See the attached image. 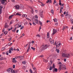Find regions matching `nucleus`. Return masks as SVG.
<instances>
[{"instance_id": "f257e3e1", "label": "nucleus", "mask_w": 73, "mask_h": 73, "mask_svg": "<svg viewBox=\"0 0 73 73\" xmlns=\"http://www.w3.org/2000/svg\"><path fill=\"white\" fill-rule=\"evenodd\" d=\"M58 64L59 65V68L58 69L59 71H60L62 69H66V67L65 66L63 65L62 62H59Z\"/></svg>"}, {"instance_id": "f03ea898", "label": "nucleus", "mask_w": 73, "mask_h": 73, "mask_svg": "<svg viewBox=\"0 0 73 73\" xmlns=\"http://www.w3.org/2000/svg\"><path fill=\"white\" fill-rule=\"evenodd\" d=\"M48 45L47 44H46L45 46H42V47L41 48V52H42V50H45L46 49H47V48H48Z\"/></svg>"}, {"instance_id": "7ed1b4c3", "label": "nucleus", "mask_w": 73, "mask_h": 73, "mask_svg": "<svg viewBox=\"0 0 73 73\" xmlns=\"http://www.w3.org/2000/svg\"><path fill=\"white\" fill-rule=\"evenodd\" d=\"M61 43L58 42L56 45V47H58V49H60L61 48Z\"/></svg>"}, {"instance_id": "20e7f679", "label": "nucleus", "mask_w": 73, "mask_h": 73, "mask_svg": "<svg viewBox=\"0 0 73 73\" xmlns=\"http://www.w3.org/2000/svg\"><path fill=\"white\" fill-rule=\"evenodd\" d=\"M57 32V29H53V33L52 34V36H53Z\"/></svg>"}, {"instance_id": "39448f33", "label": "nucleus", "mask_w": 73, "mask_h": 73, "mask_svg": "<svg viewBox=\"0 0 73 73\" xmlns=\"http://www.w3.org/2000/svg\"><path fill=\"white\" fill-rule=\"evenodd\" d=\"M52 40V39H51V38H50L49 40L50 42V43H51V44H54V40Z\"/></svg>"}, {"instance_id": "423d86ee", "label": "nucleus", "mask_w": 73, "mask_h": 73, "mask_svg": "<svg viewBox=\"0 0 73 73\" xmlns=\"http://www.w3.org/2000/svg\"><path fill=\"white\" fill-rule=\"evenodd\" d=\"M14 7H15V9H20V6L19 5H16Z\"/></svg>"}, {"instance_id": "0eeeda50", "label": "nucleus", "mask_w": 73, "mask_h": 73, "mask_svg": "<svg viewBox=\"0 0 73 73\" xmlns=\"http://www.w3.org/2000/svg\"><path fill=\"white\" fill-rule=\"evenodd\" d=\"M9 27V26L7 25V23H6L5 25V28H8Z\"/></svg>"}, {"instance_id": "6e6552de", "label": "nucleus", "mask_w": 73, "mask_h": 73, "mask_svg": "<svg viewBox=\"0 0 73 73\" xmlns=\"http://www.w3.org/2000/svg\"><path fill=\"white\" fill-rule=\"evenodd\" d=\"M31 9V12L32 13H33L34 12V9H33L32 7H31L30 8Z\"/></svg>"}, {"instance_id": "1a4fd4ad", "label": "nucleus", "mask_w": 73, "mask_h": 73, "mask_svg": "<svg viewBox=\"0 0 73 73\" xmlns=\"http://www.w3.org/2000/svg\"><path fill=\"white\" fill-rule=\"evenodd\" d=\"M70 57V55L69 54H66V58H69Z\"/></svg>"}, {"instance_id": "9d476101", "label": "nucleus", "mask_w": 73, "mask_h": 73, "mask_svg": "<svg viewBox=\"0 0 73 73\" xmlns=\"http://www.w3.org/2000/svg\"><path fill=\"white\" fill-rule=\"evenodd\" d=\"M35 21L36 24H38V20L37 19H35Z\"/></svg>"}, {"instance_id": "9b49d317", "label": "nucleus", "mask_w": 73, "mask_h": 73, "mask_svg": "<svg viewBox=\"0 0 73 73\" xmlns=\"http://www.w3.org/2000/svg\"><path fill=\"white\" fill-rule=\"evenodd\" d=\"M3 8V7H2V6H0V14H1V13H2V12L1 11V9Z\"/></svg>"}, {"instance_id": "f8f14e48", "label": "nucleus", "mask_w": 73, "mask_h": 73, "mask_svg": "<svg viewBox=\"0 0 73 73\" xmlns=\"http://www.w3.org/2000/svg\"><path fill=\"white\" fill-rule=\"evenodd\" d=\"M15 14H14V15H12L10 16H9V19H12V17H13V16L14 15H15Z\"/></svg>"}, {"instance_id": "ddd939ff", "label": "nucleus", "mask_w": 73, "mask_h": 73, "mask_svg": "<svg viewBox=\"0 0 73 73\" xmlns=\"http://www.w3.org/2000/svg\"><path fill=\"white\" fill-rule=\"evenodd\" d=\"M11 69L9 68L7 70V72L9 73H11Z\"/></svg>"}, {"instance_id": "4468645a", "label": "nucleus", "mask_w": 73, "mask_h": 73, "mask_svg": "<svg viewBox=\"0 0 73 73\" xmlns=\"http://www.w3.org/2000/svg\"><path fill=\"white\" fill-rule=\"evenodd\" d=\"M66 54H65L64 53H63L62 54V56L63 57H66Z\"/></svg>"}, {"instance_id": "2eb2a0df", "label": "nucleus", "mask_w": 73, "mask_h": 73, "mask_svg": "<svg viewBox=\"0 0 73 73\" xmlns=\"http://www.w3.org/2000/svg\"><path fill=\"white\" fill-rule=\"evenodd\" d=\"M57 72V69L55 68L54 69V70H53V72Z\"/></svg>"}, {"instance_id": "dca6fc26", "label": "nucleus", "mask_w": 73, "mask_h": 73, "mask_svg": "<svg viewBox=\"0 0 73 73\" xmlns=\"http://www.w3.org/2000/svg\"><path fill=\"white\" fill-rule=\"evenodd\" d=\"M47 38H49V33H47Z\"/></svg>"}, {"instance_id": "f3484780", "label": "nucleus", "mask_w": 73, "mask_h": 73, "mask_svg": "<svg viewBox=\"0 0 73 73\" xmlns=\"http://www.w3.org/2000/svg\"><path fill=\"white\" fill-rule=\"evenodd\" d=\"M22 17H27V15L25 14H23L22 15Z\"/></svg>"}, {"instance_id": "a211bd4d", "label": "nucleus", "mask_w": 73, "mask_h": 73, "mask_svg": "<svg viewBox=\"0 0 73 73\" xmlns=\"http://www.w3.org/2000/svg\"><path fill=\"white\" fill-rule=\"evenodd\" d=\"M66 16L68 18H70V15L68 14H66Z\"/></svg>"}, {"instance_id": "6ab92c4d", "label": "nucleus", "mask_w": 73, "mask_h": 73, "mask_svg": "<svg viewBox=\"0 0 73 73\" xmlns=\"http://www.w3.org/2000/svg\"><path fill=\"white\" fill-rule=\"evenodd\" d=\"M6 60V58H3V57H1L0 58V60Z\"/></svg>"}, {"instance_id": "aec40b11", "label": "nucleus", "mask_w": 73, "mask_h": 73, "mask_svg": "<svg viewBox=\"0 0 73 73\" xmlns=\"http://www.w3.org/2000/svg\"><path fill=\"white\" fill-rule=\"evenodd\" d=\"M11 72L12 73H15V71H14V70H13V69H12L11 70Z\"/></svg>"}, {"instance_id": "412c9836", "label": "nucleus", "mask_w": 73, "mask_h": 73, "mask_svg": "<svg viewBox=\"0 0 73 73\" xmlns=\"http://www.w3.org/2000/svg\"><path fill=\"white\" fill-rule=\"evenodd\" d=\"M56 52H57V53H58L59 52H60V50L59 49H56Z\"/></svg>"}, {"instance_id": "4be33fe9", "label": "nucleus", "mask_w": 73, "mask_h": 73, "mask_svg": "<svg viewBox=\"0 0 73 73\" xmlns=\"http://www.w3.org/2000/svg\"><path fill=\"white\" fill-rule=\"evenodd\" d=\"M12 62H14V63H16V62H17V61L15 60H13L12 61Z\"/></svg>"}, {"instance_id": "5701e85b", "label": "nucleus", "mask_w": 73, "mask_h": 73, "mask_svg": "<svg viewBox=\"0 0 73 73\" xmlns=\"http://www.w3.org/2000/svg\"><path fill=\"white\" fill-rule=\"evenodd\" d=\"M53 20H54V22H57V21H58L57 19H53Z\"/></svg>"}, {"instance_id": "b1692460", "label": "nucleus", "mask_w": 73, "mask_h": 73, "mask_svg": "<svg viewBox=\"0 0 73 73\" xmlns=\"http://www.w3.org/2000/svg\"><path fill=\"white\" fill-rule=\"evenodd\" d=\"M57 57H56V55H54L52 57V58H54V59L55 58H56Z\"/></svg>"}, {"instance_id": "393cba45", "label": "nucleus", "mask_w": 73, "mask_h": 73, "mask_svg": "<svg viewBox=\"0 0 73 73\" xmlns=\"http://www.w3.org/2000/svg\"><path fill=\"white\" fill-rule=\"evenodd\" d=\"M51 12L52 13V15H53V13H54V11H53V10H52L51 11Z\"/></svg>"}, {"instance_id": "a878e982", "label": "nucleus", "mask_w": 73, "mask_h": 73, "mask_svg": "<svg viewBox=\"0 0 73 73\" xmlns=\"http://www.w3.org/2000/svg\"><path fill=\"white\" fill-rule=\"evenodd\" d=\"M7 33H8V31H6L4 32V34L5 35H6Z\"/></svg>"}, {"instance_id": "bb28decb", "label": "nucleus", "mask_w": 73, "mask_h": 73, "mask_svg": "<svg viewBox=\"0 0 73 73\" xmlns=\"http://www.w3.org/2000/svg\"><path fill=\"white\" fill-rule=\"evenodd\" d=\"M40 15L41 17H43V14H42V13H41Z\"/></svg>"}, {"instance_id": "cd10ccee", "label": "nucleus", "mask_w": 73, "mask_h": 73, "mask_svg": "<svg viewBox=\"0 0 73 73\" xmlns=\"http://www.w3.org/2000/svg\"><path fill=\"white\" fill-rule=\"evenodd\" d=\"M15 15H18V16H21V14L20 13H17Z\"/></svg>"}, {"instance_id": "c85d7f7f", "label": "nucleus", "mask_w": 73, "mask_h": 73, "mask_svg": "<svg viewBox=\"0 0 73 73\" xmlns=\"http://www.w3.org/2000/svg\"><path fill=\"white\" fill-rule=\"evenodd\" d=\"M31 49H33V50H35V48H34L33 47H31Z\"/></svg>"}, {"instance_id": "c756f323", "label": "nucleus", "mask_w": 73, "mask_h": 73, "mask_svg": "<svg viewBox=\"0 0 73 73\" xmlns=\"http://www.w3.org/2000/svg\"><path fill=\"white\" fill-rule=\"evenodd\" d=\"M22 64H23V65H25V64H26V62H25V61H23L22 62Z\"/></svg>"}, {"instance_id": "7c9ffc66", "label": "nucleus", "mask_w": 73, "mask_h": 73, "mask_svg": "<svg viewBox=\"0 0 73 73\" xmlns=\"http://www.w3.org/2000/svg\"><path fill=\"white\" fill-rule=\"evenodd\" d=\"M70 20L71 24H73V19H71Z\"/></svg>"}, {"instance_id": "2f4dec72", "label": "nucleus", "mask_w": 73, "mask_h": 73, "mask_svg": "<svg viewBox=\"0 0 73 73\" xmlns=\"http://www.w3.org/2000/svg\"><path fill=\"white\" fill-rule=\"evenodd\" d=\"M14 50H17L18 51H19V48H17V49H15V48H14Z\"/></svg>"}, {"instance_id": "473e14b6", "label": "nucleus", "mask_w": 73, "mask_h": 73, "mask_svg": "<svg viewBox=\"0 0 73 73\" xmlns=\"http://www.w3.org/2000/svg\"><path fill=\"white\" fill-rule=\"evenodd\" d=\"M49 70H52V66H51L50 67Z\"/></svg>"}, {"instance_id": "72a5a7b5", "label": "nucleus", "mask_w": 73, "mask_h": 73, "mask_svg": "<svg viewBox=\"0 0 73 73\" xmlns=\"http://www.w3.org/2000/svg\"><path fill=\"white\" fill-rule=\"evenodd\" d=\"M30 72L31 73H33V71H32V70L31 69H30Z\"/></svg>"}, {"instance_id": "f704fd0d", "label": "nucleus", "mask_w": 73, "mask_h": 73, "mask_svg": "<svg viewBox=\"0 0 73 73\" xmlns=\"http://www.w3.org/2000/svg\"><path fill=\"white\" fill-rule=\"evenodd\" d=\"M9 53H12V51L10 49L9 50Z\"/></svg>"}, {"instance_id": "c9c22d12", "label": "nucleus", "mask_w": 73, "mask_h": 73, "mask_svg": "<svg viewBox=\"0 0 73 73\" xmlns=\"http://www.w3.org/2000/svg\"><path fill=\"white\" fill-rule=\"evenodd\" d=\"M52 69H53V68H55V66H54V64H53L52 65Z\"/></svg>"}, {"instance_id": "e433bc0d", "label": "nucleus", "mask_w": 73, "mask_h": 73, "mask_svg": "<svg viewBox=\"0 0 73 73\" xmlns=\"http://www.w3.org/2000/svg\"><path fill=\"white\" fill-rule=\"evenodd\" d=\"M5 47H3L2 48V50H5Z\"/></svg>"}, {"instance_id": "4c0bfd02", "label": "nucleus", "mask_w": 73, "mask_h": 73, "mask_svg": "<svg viewBox=\"0 0 73 73\" xmlns=\"http://www.w3.org/2000/svg\"><path fill=\"white\" fill-rule=\"evenodd\" d=\"M44 62H48L47 60L46 59H44Z\"/></svg>"}, {"instance_id": "58836bf2", "label": "nucleus", "mask_w": 73, "mask_h": 73, "mask_svg": "<svg viewBox=\"0 0 73 73\" xmlns=\"http://www.w3.org/2000/svg\"><path fill=\"white\" fill-rule=\"evenodd\" d=\"M10 50H12V51H13V50H14V49H13V48H12V47H11V48H10Z\"/></svg>"}, {"instance_id": "ea45409f", "label": "nucleus", "mask_w": 73, "mask_h": 73, "mask_svg": "<svg viewBox=\"0 0 73 73\" xmlns=\"http://www.w3.org/2000/svg\"><path fill=\"white\" fill-rule=\"evenodd\" d=\"M57 3V1L55 0H54V2L53 3V4H54L55 3Z\"/></svg>"}, {"instance_id": "a19ab883", "label": "nucleus", "mask_w": 73, "mask_h": 73, "mask_svg": "<svg viewBox=\"0 0 73 73\" xmlns=\"http://www.w3.org/2000/svg\"><path fill=\"white\" fill-rule=\"evenodd\" d=\"M59 5H61V0H59Z\"/></svg>"}, {"instance_id": "79ce46f5", "label": "nucleus", "mask_w": 73, "mask_h": 73, "mask_svg": "<svg viewBox=\"0 0 73 73\" xmlns=\"http://www.w3.org/2000/svg\"><path fill=\"white\" fill-rule=\"evenodd\" d=\"M20 27H21V25H19L17 27V28H20Z\"/></svg>"}, {"instance_id": "37998d69", "label": "nucleus", "mask_w": 73, "mask_h": 73, "mask_svg": "<svg viewBox=\"0 0 73 73\" xmlns=\"http://www.w3.org/2000/svg\"><path fill=\"white\" fill-rule=\"evenodd\" d=\"M39 23L40 24V25H41V26H42V22H40V21H39Z\"/></svg>"}, {"instance_id": "c03bdc74", "label": "nucleus", "mask_w": 73, "mask_h": 73, "mask_svg": "<svg viewBox=\"0 0 73 73\" xmlns=\"http://www.w3.org/2000/svg\"><path fill=\"white\" fill-rule=\"evenodd\" d=\"M28 50H31V48H30V44L29 45V46L28 48Z\"/></svg>"}, {"instance_id": "a18cd8bd", "label": "nucleus", "mask_w": 73, "mask_h": 73, "mask_svg": "<svg viewBox=\"0 0 73 73\" xmlns=\"http://www.w3.org/2000/svg\"><path fill=\"white\" fill-rule=\"evenodd\" d=\"M26 19L27 20L29 21H30V20H31V19L28 18H26Z\"/></svg>"}, {"instance_id": "49530a36", "label": "nucleus", "mask_w": 73, "mask_h": 73, "mask_svg": "<svg viewBox=\"0 0 73 73\" xmlns=\"http://www.w3.org/2000/svg\"><path fill=\"white\" fill-rule=\"evenodd\" d=\"M35 17L36 19H38V16L37 15H35Z\"/></svg>"}, {"instance_id": "de8ad7c7", "label": "nucleus", "mask_w": 73, "mask_h": 73, "mask_svg": "<svg viewBox=\"0 0 73 73\" xmlns=\"http://www.w3.org/2000/svg\"><path fill=\"white\" fill-rule=\"evenodd\" d=\"M64 29H65V26H63L62 30H63L64 31Z\"/></svg>"}, {"instance_id": "09e8293b", "label": "nucleus", "mask_w": 73, "mask_h": 73, "mask_svg": "<svg viewBox=\"0 0 73 73\" xmlns=\"http://www.w3.org/2000/svg\"><path fill=\"white\" fill-rule=\"evenodd\" d=\"M24 28V26H22L21 28V29H23Z\"/></svg>"}, {"instance_id": "8fccbe9b", "label": "nucleus", "mask_w": 73, "mask_h": 73, "mask_svg": "<svg viewBox=\"0 0 73 73\" xmlns=\"http://www.w3.org/2000/svg\"><path fill=\"white\" fill-rule=\"evenodd\" d=\"M47 3H50V1L49 0H48L46 2Z\"/></svg>"}, {"instance_id": "3c124183", "label": "nucleus", "mask_w": 73, "mask_h": 73, "mask_svg": "<svg viewBox=\"0 0 73 73\" xmlns=\"http://www.w3.org/2000/svg\"><path fill=\"white\" fill-rule=\"evenodd\" d=\"M36 36H37V37H40V35L38 34V35Z\"/></svg>"}, {"instance_id": "603ef678", "label": "nucleus", "mask_w": 73, "mask_h": 73, "mask_svg": "<svg viewBox=\"0 0 73 73\" xmlns=\"http://www.w3.org/2000/svg\"><path fill=\"white\" fill-rule=\"evenodd\" d=\"M65 29H66V28H68V26H64Z\"/></svg>"}, {"instance_id": "864d4df0", "label": "nucleus", "mask_w": 73, "mask_h": 73, "mask_svg": "<svg viewBox=\"0 0 73 73\" xmlns=\"http://www.w3.org/2000/svg\"><path fill=\"white\" fill-rule=\"evenodd\" d=\"M15 58H19V57H20V56H16L15 57Z\"/></svg>"}, {"instance_id": "5fc2aeb1", "label": "nucleus", "mask_w": 73, "mask_h": 73, "mask_svg": "<svg viewBox=\"0 0 73 73\" xmlns=\"http://www.w3.org/2000/svg\"><path fill=\"white\" fill-rule=\"evenodd\" d=\"M11 39H12V38H9L8 39L9 41H11Z\"/></svg>"}, {"instance_id": "6e6d98bb", "label": "nucleus", "mask_w": 73, "mask_h": 73, "mask_svg": "<svg viewBox=\"0 0 73 73\" xmlns=\"http://www.w3.org/2000/svg\"><path fill=\"white\" fill-rule=\"evenodd\" d=\"M33 25H36V23H35L33 22Z\"/></svg>"}, {"instance_id": "4d7b16f0", "label": "nucleus", "mask_w": 73, "mask_h": 73, "mask_svg": "<svg viewBox=\"0 0 73 73\" xmlns=\"http://www.w3.org/2000/svg\"><path fill=\"white\" fill-rule=\"evenodd\" d=\"M13 68L14 69H15V65H13Z\"/></svg>"}, {"instance_id": "13d9d810", "label": "nucleus", "mask_w": 73, "mask_h": 73, "mask_svg": "<svg viewBox=\"0 0 73 73\" xmlns=\"http://www.w3.org/2000/svg\"><path fill=\"white\" fill-rule=\"evenodd\" d=\"M56 44H56V41H55V44H54V45H56Z\"/></svg>"}, {"instance_id": "bf43d9fd", "label": "nucleus", "mask_w": 73, "mask_h": 73, "mask_svg": "<svg viewBox=\"0 0 73 73\" xmlns=\"http://www.w3.org/2000/svg\"><path fill=\"white\" fill-rule=\"evenodd\" d=\"M35 43V41H32V44H33V43Z\"/></svg>"}, {"instance_id": "052dcab7", "label": "nucleus", "mask_w": 73, "mask_h": 73, "mask_svg": "<svg viewBox=\"0 0 73 73\" xmlns=\"http://www.w3.org/2000/svg\"><path fill=\"white\" fill-rule=\"evenodd\" d=\"M6 55H8L9 54L8 52H6Z\"/></svg>"}, {"instance_id": "680f3d73", "label": "nucleus", "mask_w": 73, "mask_h": 73, "mask_svg": "<svg viewBox=\"0 0 73 73\" xmlns=\"http://www.w3.org/2000/svg\"><path fill=\"white\" fill-rule=\"evenodd\" d=\"M12 31H13L14 33H15V32H16V30H13Z\"/></svg>"}, {"instance_id": "e2e57ef3", "label": "nucleus", "mask_w": 73, "mask_h": 73, "mask_svg": "<svg viewBox=\"0 0 73 73\" xmlns=\"http://www.w3.org/2000/svg\"><path fill=\"white\" fill-rule=\"evenodd\" d=\"M64 61H65V62H66V59H64Z\"/></svg>"}, {"instance_id": "0e129e2a", "label": "nucleus", "mask_w": 73, "mask_h": 73, "mask_svg": "<svg viewBox=\"0 0 73 73\" xmlns=\"http://www.w3.org/2000/svg\"><path fill=\"white\" fill-rule=\"evenodd\" d=\"M60 16H61V17H62L64 16V15H63V14L61 15Z\"/></svg>"}, {"instance_id": "69168bd1", "label": "nucleus", "mask_w": 73, "mask_h": 73, "mask_svg": "<svg viewBox=\"0 0 73 73\" xmlns=\"http://www.w3.org/2000/svg\"><path fill=\"white\" fill-rule=\"evenodd\" d=\"M64 15H65L66 14V12L64 11L63 13Z\"/></svg>"}, {"instance_id": "338daca9", "label": "nucleus", "mask_w": 73, "mask_h": 73, "mask_svg": "<svg viewBox=\"0 0 73 73\" xmlns=\"http://www.w3.org/2000/svg\"><path fill=\"white\" fill-rule=\"evenodd\" d=\"M35 12H36V13H37V12H38V11H37V10H35Z\"/></svg>"}, {"instance_id": "774afa93", "label": "nucleus", "mask_w": 73, "mask_h": 73, "mask_svg": "<svg viewBox=\"0 0 73 73\" xmlns=\"http://www.w3.org/2000/svg\"><path fill=\"white\" fill-rule=\"evenodd\" d=\"M70 40H72V37H71L70 38Z\"/></svg>"}]
</instances>
